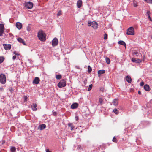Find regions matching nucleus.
Segmentation results:
<instances>
[{
  "instance_id": "obj_22",
  "label": "nucleus",
  "mask_w": 152,
  "mask_h": 152,
  "mask_svg": "<svg viewBox=\"0 0 152 152\" xmlns=\"http://www.w3.org/2000/svg\"><path fill=\"white\" fill-rule=\"evenodd\" d=\"M68 126L69 127H70L71 130H74V128L75 127L73 126L72 124L71 123H69L68 124Z\"/></svg>"
},
{
  "instance_id": "obj_35",
  "label": "nucleus",
  "mask_w": 152,
  "mask_h": 152,
  "mask_svg": "<svg viewBox=\"0 0 152 152\" xmlns=\"http://www.w3.org/2000/svg\"><path fill=\"white\" fill-rule=\"evenodd\" d=\"M78 149H82V148L81 146L80 145H78L77 148Z\"/></svg>"
},
{
  "instance_id": "obj_3",
  "label": "nucleus",
  "mask_w": 152,
  "mask_h": 152,
  "mask_svg": "<svg viewBox=\"0 0 152 152\" xmlns=\"http://www.w3.org/2000/svg\"><path fill=\"white\" fill-rule=\"evenodd\" d=\"M126 34L128 35H133L134 34V30L132 27H130L128 28Z\"/></svg>"
},
{
  "instance_id": "obj_28",
  "label": "nucleus",
  "mask_w": 152,
  "mask_h": 152,
  "mask_svg": "<svg viewBox=\"0 0 152 152\" xmlns=\"http://www.w3.org/2000/svg\"><path fill=\"white\" fill-rule=\"evenodd\" d=\"M113 112L116 114H117L119 113V111L116 108L113 110Z\"/></svg>"
},
{
  "instance_id": "obj_13",
  "label": "nucleus",
  "mask_w": 152,
  "mask_h": 152,
  "mask_svg": "<svg viewBox=\"0 0 152 152\" xmlns=\"http://www.w3.org/2000/svg\"><path fill=\"white\" fill-rule=\"evenodd\" d=\"M78 104L77 103H74L71 106L72 109H75L77 108L78 107Z\"/></svg>"
},
{
  "instance_id": "obj_14",
  "label": "nucleus",
  "mask_w": 152,
  "mask_h": 152,
  "mask_svg": "<svg viewBox=\"0 0 152 152\" xmlns=\"http://www.w3.org/2000/svg\"><path fill=\"white\" fill-rule=\"evenodd\" d=\"M16 26L18 29L20 30L22 27V24L19 22H17L16 23Z\"/></svg>"
},
{
  "instance_id": "obj_42",
  "label": "nucleus",
  "mask_w": 152,
  "mask_h": 152,
  "mask_svg": "<svg viewBox=\"0 0 152 152\" xmlns=\"http://www.w3.org/2000/svg\"><path fill=\"white\" fill-rule=\"evenodd\" d=\"M16 56H13L12 57V59L13 60H14L16 59Z\"/></svg>"
},
{
  "instance_id": "obj_43",
  "label": "nucleus",
  "mask_w": 152,
  "mask_h": 152,
  "mask_svg": "<svg viewBox=\"0 0 152 152\" xmlns=\"http://www.w3.org/2000/svg\"><path fill=\"white\" fill-rule=\"evenodd\" d=\"M148 3L152 4V0H148Z\"/></svg>"
},
{
  "instance_id": "obj_33",
  "label": "nucleus",
  "mask_w": 152,
  "mask_h": 152,
  "mask_svg": "<svg viewBox=\"0 0 152 152\" xmlns=\"http://www.w3.org/2000/svg\"><path fill=\"white\" fill-rule=\"evenodd\" d=\"M103 102V99L101 98H99V102L101 104V105Z\"/></svg>"
},
{
  "instance_id": "obj_11",
  "label": "nucleus",
  "mask_w": 152,
  "mask_h": 152,
  "mask_svg": "<svg viewBox=\"0 0 152 152\" xmlns=\"http://www.w3.org/2000/svg\"><path fill=\"white\" fill-rule=\"evenodd\" d=\"M3 46L5 50H10L11 48V45L10 44H3Z\"/></svg>"
},
{
  "instance_id": "obj_7",
  "label": "nucleus",
  "mask_w": 152,
  "mask_h": 152,
  "mask_svg": "<svg viewBox=\"0 0 152 152\" xmlns=\"http://www.w3.org/2000/svg\"><path fill=\"white\" fill-rule=\"evenodd\" d=\"M5 29L4 25L3 24H0V36L2 35Z\"/></svg>"
},
{
  "instance_id": "obj_18",
  "label": "nucleus",
  "mask_w": 152,
  "mask_h": 152,
  "mask_svg": "<svg viewBox=\"0 0 152 152\" xmlns=\"http://www.w3.org/2000/svg\"><path fill=\"white\" fill-rule=\"evenodd\" d=\"M105 71L104 70H99L98 72V76L100 77L101 75V74H103L105 73Z\"/></svg>"
},
{
  "instance_id": "obj_29",
  "label": "nucleus",
  "mask_w": 152,
  "mask_h": 152,
  "mask_svg": "<svg viewBox=\"0 0 152 152\" xmlns=\"http://www.w3.org/2000/svg\"><path fill=\"white\" fill-rule=\"evenodd\" d=\"M93 85L91 84L89 85V87L88 89V91H90L92 89V87Z\"/></svg>"
},
{
  "instance_id": "obj_45",
  "label": "nucleus",
  "mask_w": 152,
  "mask_h": 152,
  "mask_svg": "<svg viewBox=\"0 0 152 152\" xmlns=\"http://www.w3.org/2000/svg\"><path fill=\"white\" fill-rule=\"evenodd\" d=\"M146 13H147V15H148V16L150 14V12L149 11H147Z\"/></svg>"
},
{
  "instance_id": "obj_6",
  "label": "nucleus",
  "mask_w": 152,
  "mask_h": 152,
  "mask_svg": "<svg viewBox=\"0 0 152 152\" xmlns=\"http://www.w3.org/2000/svg\"><path fill=\"white\" fill-rule=\"evenodd\" d=\"M25 7L28 9H31L33 6V3L30 1L28 2L25 3Z\"/></svg>"
},
{
  "instance_id": "obj_26",
  "label": "nucleus",
  "mask_w": 152,
  "mask_h": 152,
  "mask_svg": "<svg viewBox=\"0 0 152 152\" xmlns=\"http://www.w3.org/2000/svg\"><path fill=\"white\" fill-rule=\"evenodd\" d=\"M105 60L107 64H109L110 63V60L108 58L106 57Z\"/></svg>"
},
{
  "instance_id": "obj_31",
  "label": "nucleus",
  "mask_w": 152,
  "mask_h": 152,
  "mask_svg": "<svg viewBox=\"0 0 152 152\" xmlns=\"http://www.w3.org/2000/svg\"><path fill=\"white\" fill-rule=\"evenodd\" d=\"M142 61V60H140L139 59H137L136 60V63H140Z\"/></svg>"
},
{
  "instance_id": "obj_1",
  "label": "nucleus",
  "mask_w": 152,
  "mask_h": 152,
  "mask_svg": "<svg viewBox=\"0 0 152 152\" xmlns=\"http://www.w3.org/2000/svg\"><path fill=\"white\" fill-rule=\"evenodd\" d=\"M37 36L39 40L41 41H44L46 39L45 34L42 30L39 31L38 33Z\"/></svg>"
},
{
  "instance_id": "obj_15",
  "label": "nucleus",
  "mask_w": 152,
  "mask_h": 152,
  "mask_svg": "<svg viewBox=\"0 0 152 152\" xmlns=\"http://www.w3.org/2000/svg\"><path fill=\"white\" fill-rule=\"evenodd\" d=\"M17 40L20 43H22L23 45H26V43L24 40L21 38H19L17 39Z\"/></svg>"
},
{
  "instance_id": "obj_47",
  "label": "nucleus",
  "mask_w": 152,
  "mask_h": 152,
  "mask_svg": "<svg viewBox=\"0 0 152 152\" xmlns=\"http://www.w3.org/2000/svg\"><path fill=\"white\" fill-rule=\"evenodd\" d=\"M138 93L140 95L141 94V93L140 91H138Z\"/></svg>"
},
{
  "instance_id": "obj_32",
  "label": "nucleus",
  "mask_w": 152,
  "mask_h": 152,
  "mask_svg": "<svg viewBox=\"0 0 152 152\" xmlns=\"http://www.w3.org/2000/svg\"><path fill=\"white\" fill-rule=\"evenodd\" d=\"M4 58L2 57H0V64L2 63L4 61Z\"/></svg>"
},
{
  "instance_id": "obj_41",
  "label": "nucleus",
  "mask_w": 152,
  "mask_h": 152,
  "mask_svg": "<svg viewBox=\"0 0 152 152\" xmlns=\"http://www.w3.org/2000/svg\"><path fill=\"white\" fill-rule=\"evenodd\" d=\"M25 101H26L27 99V97L26 96H24Z\"/></svg>"
},
{
  "instance_id": "obj_2",
  "label": "nucleus",
  "mask_w": 152,
  "mask_h": 152,
  "mask_svg": "<svg viewBox=\"0 0 152 152\" xmlns=\"http://www.w3.org/2000/svg\"><path fill=\"white\" fill-rule=\"evenodd\" d=\"M88 26H91L94 29H96L98 28V24L95 21L91 22L90 21H88Z\"/></svg>"
},
{
  "instance_id": "obj_46",
  "label": "nucleus",
  "mask_w": 152,
  "mask_h": 152,
  "mask_svg": "<svg viewBox=\"0 0 152 152\" xmlns=\"http://www.w3.org/2000/svg\"><path fill=\"white\" fill-rule=\"evenodd\" d=\"M3 88H2V87H1L0 88V91H3Z\"/></svg>"
},
{
  "instance_id": "obj_49",
  "label": "nucleus",
  "mask_w": 152,
  "mask_h": 152,
  "mask_svg": "<svg viewBox=\"0 0 152 152\" xmlns=\"http://www.w3.org/2000/svg\"><path fill=\"white\" fill-rule=\"evenodd\" d=\"M148 19L150 18V15L148 16Z\"/></svg>"
},
{
  "instance_id": "obj_4",
  "label": "nucleus",
  "mask_w": 152,
  "mask_h": 152,
  "mask_svg": "<svg viewBox=\"0 0 152 152\" xmlns=\"http://www.w3.org/2000/svg\"><path fill=\"white\" fill-rule=\"evenodd\" d=\"M66 85V80L64 79L61 80L57 85L58 86L59 88H62L64 87Z\"/></svg>"
},
{
  "instance_id": "obj_34",
  "label": "nucleus",
  "mask_w": 152,
  "mask_h": 152,
  "mask_svg": "<svg viewBox=\"0 0 152 152\" xmlns=\"http://www.w3.org/2000/svg\"><path fill=\"white\" fill-rule=\"evenodd\" d=\"M107 34L105 33L104 35V39L105 40L107 39Z\"/></svg>"
},
{
  "instance_id": "obj_16",
  "label": "nucleus",
  "mask_w": 152,
  "mask_h": 152,
  "mask_svg": "<svg viewBox=\"0 0 152 152\" xmlns=\"http://www.w3.org/2000/svg\"><path fill=\"white\" fill-rule=\"evenodd\" d=\"M126 80L129 83H131L132 82L131 78L129 76H127L126 77Z\"/></svg>"
},
{
  "instance_id": "obj_21",
  "label": "nucleus",
  "mask_w": 152,
  "mask_h": 152,
  "mask_svg": "<svg viewBox=\"0 0 152 152\" xmlns=\"http://www.w3.org/2000/svg\"><path fill=\"white\" fill-rule=\"evenodd\" d=\"M118 43L120 45L124 46L126 48V44L124 41L122 40L118 42Z\"/></svg>"
},
{
  "instance_id": "obj_36",
  "label": "nucleus",
  "mask_w": 152,
  "mask_h": 152,
  "mask_svg": "<svg viewBox=\"0 0 152 152\" xmlns=\"http://www.w3.org/2000/svg\"><path fill=\"white\" fill-rule=\"evenodd\" d=\"M61 14V11H59L57 14L58 16H59Z\"/></svg>"
},
{
  "instance_id": "obj_40",
  "label": "nucleus",
  "mask_w": 152,
  "mask_h": 152,
  "mask_svg": "<svg viewBox=\"0 0 152 152\" xmlns=\"http://www.w3.org/2000/svg\"><path fill=\"white\" fill-rule=\"evenodd\" d=\"M53 115L54 116H56L57 115L56 112L55 111H53Z\"/></svg>"
},
{
  "instance_id": "obj_27",
  "label": "nucleus",
  "mask_w": 152,
  "mask_h": 152,
  "mask_svg": "<svg viewBox=\"0 0 152 152\" xmlns=\"http://www.w3.org/2000/svg\"><path fill=\"white\" fill-rule=\"evenodd\" d=\"M88 71L89 73H90L92 71L91 68L89 66H88Z\"/></svg>"
},
{
  "instance_id": "obj_5",
  "label": "nucleus",
  "mask_w": 152,
  "mask_h": 152,
  "mask_svg": "<svg viewBox=\"0 0 152 152\" xmlns=\"http://www.w3.org/2000/svg\"><path fill=\"white\" fill-rule=\"evenodd\" d=\"M6 77L5 75L3 74H1L0 75V83L2 84H4L6 82Z\"/></svg>"
},
{
  "instance_id": "obj_30",
  "label": "nucleus",
  "mask_w": 152,
  "mask_h": 152,
  "mask_svg": "<svg viewBox=\"0 0 152 152\" xmlns=\"http://www.w3.org/2000/svg\"><path fill=\"white\" fill-rule=\"evenodd\" d=\"M61 77V75H56V78L57 79H60Z\"/></svg>"
},
{
  "instance_id": "obj_25",
  "label": "nucleus",
  "mask_w": 152,
  "mask_h": 152,
  "mask_svg": "<svg viewBox=\"0 0 152 152\" xmlns=\"http://www.w3.org/2000/svg\"><path fill=\"white\" fill-rule=\"evenodd\" d=\"M133 6L135 7H137V2L135 0H133Z\"/></svg>"
},
{
  "instance_id": "obj_23",
  "label": "nucleus",
  "mask_w": 152,
  "mask_h": 152,
  "mask_svg": "<svg viewBox=\"0 0 152 152\" xmlns=\"http://www.w3.org/2000/svg\"><path fill=\"white\" fill-rule=\"evenodd\" d=\"M113 104L115 106H116L118 104V100L117 99H115L113 101Z\"/></svg>"
},
{
  "instance_id": "obj_24",
  "label": "nucleus",
  "mask_w": 152,
  "mask_h": 152,
  "mask_svg": "<svg viewBox=\"0 0 152 152\" xmlns=\"http://www.w3.org/2000/svg\"><path fill=\"white\" fill-rule=\"evenodd\" d=\"M10 150L11 152H15L16 151V148L14 146H12L11 147Z\"/></svg>"
},
{
  "instance_id": "obj_37",
  "label": "nucleus",
  "mask_w": 152,
  "mask_h": 152,
  "mask_svg": "<svg viewBox=\"0 0 152 152\" xmlns=\"http://www.w3.org/2000/svg\"><path fill=\"white\" fill-rule=\"evenodd\" d=\"M136 58H132V61L133 62H136Z\"/></svg>"
},
{
  "instance_id": "obj_12",
  "label": "nucleus",
  "mask_w": 152,
  "mask_h": 152,
  "mask_svg": "<svg viewBox=\"0 0 152 152\" xmlns=\"http://www.w3.org/2000/svg\"><path fill=\"white\" fill-rule=\"evenodd\" d=\"M132 54L134 56H138L139 55V56H141V54H139L138 51L135 50H134L133 51Z\"/></svg>"
},
{
  "instance_id": "obj_19",
  "label": "nucleus",
  "mask_w": 152,
  "mask_h": 152,
  "mask_svg": "<svg viewBox=\"0 0 152 152\" xmlns=\"http://www.w3.org/2000/svg\"><path fill=\"white\" fill-rule=\"evenodd\" d=\"M144 89L147 91H149L150 90L149 86L147 84L144 86Z\"/></svg>"
},
{
  "instance_id": "obj_39",
  "label": "nucleus",
  "mask_w": 152,
  "mask_h": 152,
  "mask_svg": "<svg viewBox=\"0 0 152 152\" xmlns=\"http://www.w3.org/2000/svg\"><path fill=\"white\" fill-rule=\"evenodd\" d=\"M13 54L17 56L19 55V54L18 53H17L16 51H14L13 52Z\"/></svg>"
},
{
  "instance_id": "obj_17",
  "label": "nucleus",
  "mask_w": 152,
  "mask_h": 152,
  "mask_svg": "<svg viewBox=\"0 0 152 152\" xmlns=\"http://www.w3.org/2000/svg\"><path fill=\"white\" fill-rule=\"evenodd\" d=\"M37 105L35 103H33L32 106H31L32 109L34 111H36L37 110L36 107H37Z\"/></svg>"
},
{
  "instance_id": "obj_20",
  "label": "nucleus",
  "mask_w": 152,
  "mask_h": 152,
  "mask_svg": "<svg viewBox=\"0 0 152 152\" xmlns=\"http://www.w3.org/2000/svg\"><path fill=\"white\" fill-rule=\"evenodd\" d=\"M82 4V1L81 0H79L77 2V6L78 8L81 7Z\"/></svg>"
},
{
  "instance_id": "obj_50",
  "label": "nucleus",
  "mask_w": 152,
  "mask_h": 152,
  "mask_svg": "<svg viewBox=\"0 0 152 152\" xmlns=\"http://www.w3.org/2000/svg\"><path fill=\"white\" fill-rule=\"evenodd\" d=\"M148 0H144V1L147 3H148Z\"/></svg>"
},
{
  "instance_id": "obj_8",
  "label": "nucleus",
  "mask_w": 152,
  "mask_h": 152,
  "mask_svg": "<svg viewBox=\"0 0 152 152\" xmlns=\"http://www.w3.org/2000/svg\"><path fill=\"white\" fill-rule=\"evenodd\" d=\"M58 40L56 38H54L52 41V45L53 46H56L58 44Z\"/></svg>"
},
{
  "instance_id": "obj_10",
  "label": "nucleus",
  "mask_w": 152,
  "mask_h": 152,
  "mask_svg": "<svg viewBox=\"0 0 152 152\" xmlns=\"http://www.w3.org/2000/svg\"><path fill=\"white\" fill-rule=\"evenodd\" d=\"M46 127V125L44 124L40 125L38 127V129L40 130H42Z\"/></svg>"
},
{
  "instance_id": "obj_38",
  "label": "nucleus",
  "mask_w": 152,
  "mask_h": 152,
  "mask_svg": "<svg viewBox=\"0 0 152 152\" xmlns=\"http://www.w3.org/2000/svg\"><path fill=\"white\" fill-rule=\"evenodd\" d=\"M112 141H113L115 142H116V138L115 137H114L113 138Z\"/></svg>"
},
{
  "instance_id": "obj_48",
  "label": "nucleus",
  "mask_w": 152,
  "mask_h": 152,
  "mask_svg": "<svg viewBox=\"0 0 152 152\" xmlns=\"http://www.w3.org/2000/svg\"><path fill=\"white\" fill-rule=\"evenodd\" d=\"M75 118H76V120H77V121L78 120V117H76Z\"/></svg>"
},
{
  "instance_id": "obj_9",
  "label": "nucleus",
  "mask_w": 152,
  "mask_h": 152,
  "mask_svg": "<svg viewBox=\"0 0 152 152\" xmlns=\"http://www.w3.org/2000/svg\"><path fill=\"white\" fill-rule=\"evenodd\" d=\"M39 78L38 77H36L35 78L34 80H33L32 83L33 84H37L39 83Z\"/></svg>"
},
{
  "instance_id": "obj_44",
  "label": "nucleus",
  "mask_w": 152,
  "mask_h": 152,
  "mask_svg": "<svg viewBox=\"0 0 152 152\" xmlns=\"http://www.w3.org/2000/svg\"><path fill=\"white\" fill-rule=\"evenodd\" d=\"M144 85V83L143 82H142L140 83V85L141 86H143Z\"/></svg>"
}]
</instances>
